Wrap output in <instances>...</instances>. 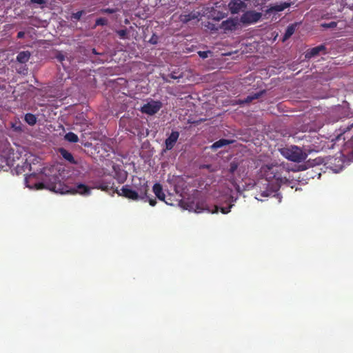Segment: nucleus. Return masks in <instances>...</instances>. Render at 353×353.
I'll list each match as a JSON object with an SVG mask.
<instances>
[{"mask_svg": "<svg viewBox=\"0 0 353 353\" xmlns=\"http://www.w3.org/2000/svg\"><path fill=\"white\" fill-rule=\"evenodd\" d=\"M184 208L189 211H194L196 213H201L204 210H207L208 212L211 213H217L219 210V208L217 205H214L213 207V210H210L208 208L206 207L205 203L200 202H197L196 203H194V202H185Z\"/></svg>", "mask_w": 353, "mask_h": 353, "instance_id": "4", "label": "nucleus"}, {"mask_svg": "<svg viewBox=\"0 0 353 353\" xmlns=\"http://www.w3.org/2000/svg\"><path fill=\"white\" fill-rule=\"evenodd\" d=\"M24 36H25V32L23 31H20L17 33V39H22L24 37Z\"/></svg>", "mask_w": 353, "mask_h": 353, "instance_id": "39", "label": "nucleus"}, {"mask_svg": "<svg viewBox=\"0 0 353 353\" xmlns=\"http://www.w3.org/2000/svg\"><path fill=\"white\" fill-rule=\"evenodd\" d=\"M161 108V103L159 101H152L148 103L141 108V112L149 115L156 114Z\"/></svg>", "mask_w": 353, "mask_h": 353, "instance_id": "8", "label": "nucleus"}, {"mask_svg": "<svg viewBox=\"0 0 353 353\" xmlns=\"http://www.w3.org/2000/svg\"><path fill=\"white\" fill-rule=\"evenodd\" d=\"M259 174L268 181L267 189L256 196V199L263 201V198L274 196L281 185L288 183L290 172L281 164L270 163L262 165Z\"/></svg>", "mask_w": 353, "mask_h": 353, "instance_id": "1", "label": "nucleus"}, {"mask_svg": "<svg viewBox=\"0 0 353 353\" xmlns=\"http://www.w3.org/2000/svg\"><path fill=\"white\" fill-rule=\"evenodd\" d=\"M101 12L103 14H113L116 12V9L114 8H103L101 10Z\"/></svg>", "mask_w": 353, "mask_h": 353, "instance_id": "30", "label": "nucleus"}, {"mask_svg": "<svg viewBox=\"0 0 353 353\" xmlns=\"http://www.w3.org/2000/svg\"><path fill=\"white\" fill-rule=\"evenodd\" d=\"M25 121L30 125H34L37 123V117L34 114L27 113L24 117Z\"/></svg>", "mask_w": 353, "mask_h": 353, "instance_id": "22", "label": "nucleus"}, {"mask_svg": "<svg viewBox=\"0 0 353 353\" xmlns=\"http://www.w3.org/2000/svg\"><path fill=\"white\" fill-rule=\"evenodd\" d=\"M262 14L261 12L254 10H249L245 12L239 20L244 25H249L256 23L260 20Z\"/></svg>", "mask_w": 353, "mask_h": 353, "instance_id": "5", "label": "nucleus"}, {"mask_svg": "<svg viewBox=\"0 0 353 353\" xmlns=\"http://www.w3.org/2000/svg\"><path fill=\"white\" fill-rule=\"evenodd\" d=\"M69 192L72 194L89 195L90 194V188L83 183H79L73 188H71Z\"/></svg>", "mask_w": 353, "mask_h": 353, "instance_id": "11", "label": "nucleus"}, {"mask_svg": "<svg viewBox=\"0 0 353 353\" xmlns=\"http://www.w3.org/2000/svg\"><path fill=\"white\" fill-rule=\"evenodd\" d=\"M279 151L285 159L297 163L305 161L307 157V154L296 145H287L279 148Z\"/></svg>", "mask_w": 353, "mask_h": 353, "instance_id": "3", "label": "nucleus"}, {"mask_svg": "<svg viewBox=\"0 0 353 353\" xmlns=\"http://www.w3.org/2000/svg\"><path fill=\"white\" fill-rule=\"evenodd\" d=\"M239 26V20L238 17L230 18L221 22L219 28L222 29L224 32L228 31H233L238 28Z\"/></svg>", "mask_w": 353, "mask_h": 353, "instance_id": "7", "label": "nucleus"}, {"mask_svg": "<svg viewBox=\"0 0 353 353\" xmlns=\"http://www.w3.org/2000/svg\"><path fill=\"white\" fill-rule=\"evenodd\" d=\"M158 42V37L156 34H153L151 39H150V43L152 44H157Z\"/></svg>", "mask_w": 353, "mask_h": 353, "instance_id": "36", "label": "nucleus"}, {"mask_svg": "<svg viewBox=\"0 0 353 353\" xmlns=\"http://www.w3.org/2000/svg\"><path fill=\"white\" fill-rule=\"evenodd\" d=\"M32 176H34V174H30L28 177H26V183L27 184L28 187H30V185L28 184L29 179H30Z\"/></svg>", "mask_w": 353, "mask_h": 353, "instance_id": "40", "label": "nucleus"}, {"mask_svg": "<svg viewBox=\"0 0 353 353\" xmlns=\"http://www.w3.org/2000/svg\"><path fill=\"white\" fill-rule=\"evenodd\" d=\"M290 6V3L287 2L280 3H274L270 5L268 11L270 12H281L284 10L285 8Z\"/></svg>", "mask_w": 353, "mask_h": 353, "instance_id": "16", "label": "nucleus"}, {"mask_svg": "<svg viewBox=\"0 0 353 353\" xmlns=\"http://www.w3.org/2000/svg\"><path fill=\"white\" fill-rule=\"evenodd\" d=\"M30 55L29 51H21L17 54V61L21 63H26L29 61Z\"/></svg>", "mask_w": 353, "mask_h": 353, "instance_id": "18", "label": "nucleus"}, {"mask_svg": "<svg viewBox=\"0 0 353 353\" xmlns=\"http://www.w3.org/2000/svg\"><path fill=\"white\" fill-rule=\"evenodd\" d=\"M117 34L119 36L121 39L127 38L128 31L126 29H121L117 31Z\"/></svg>", "mask_w": 353, "mask_h": 353, "instance_id": "29", "label": "nucleus"}, {"mask_svg": "<svg viewBox=\"0 0 353 353\" xmlns=\"http://www.w3.org/2000/svg\"><path fill=\"white\" fill-rule=\"evenodd\" d=\"M207 27H208L210 30H215V31H216V30H218L219 29V27H217V26H216L214 24L211 23H210V22L208 23V25L207 26Z\"/></svg>", "mask_w": 353, "mask_h": 353, "instance_id": "35", "label": "nucleus"}, {"mask_svg": "<svg viewBox=\"0 0 353 353\" xmlns=\"http://www.w3.org/2000/svg\"><path fill=\"white\" fill-rule=\"evenodd\" d=\"M153 192L156 196L160 200L165 201V195L163 192L162 185L160 183H155L152 188Z\"/></svg>", "mask_w": 353, "mask_h": 353, "instance_id": "15", "label": "nucleus"}, {"mask_svg": "<svg viewBox=\"0 0 353 353\" xmlns=\"http://www.w3.org/2000/svg\"><path fill=\"white\" fill-rule=\"evenodd\" d=\"M59 152L60 154L61 155V157L65 160L68 161V162H70L72 164H74V165L77 164V161H75V159L71 152H70L69 151H68L67 150H65V148H59Z\"/></svg>", "mask_w": 353, "mask_h": 353, "instance_id": "14", "label": "nucleus"}, {"mask_svg": "<svg viewBox=\"0 0 353 353\" xmlns=\"http://www.w3.org/2000/svg\"><path fill=\"white\" fill-rule=\"evenodd\" d=\"M94 188L101 190L102 191L107 192L112 194L115 193L113 192V190L117 189V188L114 187V183L112 180L108 181L107 179H102L94 182Z\"/></svg>", "mask_w": 353, "mask_h": 353, "instance_id": "6", "label": "nucleus"}, {"mask_svg": "<svg viewBox=\"0 0 353 353\" xmlns=\"http://www.w3.org/2000/svg\"><path fill=\"white\" fill-rule=\"evenodd\" d=\"M200 15L199 12H191L188 14H181L179 16V20L183 23H187L192 20L197 19Z\"/></svg>", "mask_w": 353, "mask_h": 353, "instance_id": "12", "label": "nucleus"}, {"mask_svg": "<svg viewBox=\"0 0 353 353\" xmlns=\"http://www.w3.org/2000/svg\"><path fill=\"white\" fill-rule=\"evenodd\" d=\"M246 3L241 0H231L228 4L229 10L232 14H238L246 8Z\"/></svg>", "mask_w": 353, "mask_h": 353, "instance_id": "9", "label": "nucleus"}, {"mask_svg": "<svg viewBox=\"0 0 353 353\" xmlns=\"http://www.w3.org/2000/svg\"><path fill=\"white\" fill-rule=\"evenodd\" d=\"M11 128L17 132L23 131L22 123L19 119H15L14 121L10 123Z\"/></svg>", "mask_w": 353, "mask_h": 353, "instance_id": "21", "label": "nucleus"}, {"mask_svg": "<svg viewBox=\"0 0 353 353\" xmlns=\"http://www.w3.org/2000/svg\"><path fill=\"white\" fill-rule=\"evenodd\" d=\"M179 137V132L172 131L170 136L165 141V147L166 150H171L176 144Z\"/></svg>", "mask_w": 353, "mask_h": 353, "instance_id": "10", "label": "nucleus"}, {"mask_svg": "<svg viewBox=\"0 0 353 353\" xmlns=\"http://www.w3.org/2000/svg\"><path fill=\"white\" fill-rule=\"evenodd\" d=\"M352 128H353V122L352 123H348L347 125H345L343 128L342 130L343 131V132H345L347 131L350 130Z\"/></svg>", "mask_w": 353, "mask_h": 353, "instance_id": "34", "label": "nucleus"}, {"mask_svg": "<svg viewBox=\"0 0 353 353\" xmlns=\"http://www.w3.org/2000/svg\"><path fill=\"white\" fill-rule=\"evenodd\" d=\"M337 26V23L335 21H331L330 23H323L321 24V26L324 28H334Z\"/></svg>", "mask_w": 353, "mask_h": 353, "instance_id": "27", "label": "nucleus"}, {"mask_svg": "<svg viewBox=\"0 0 353 353\" xmlns=\"http://www.w3.org/2000/svg\"><path fill=\"white\" fill-rule=\"evenodd\" d=\"M92 53H93V54H99V53L97 52V50H96V49H95V48H93V49L92 50Z\"/></svg>", "mask_w": 353, "mask_h": 353, "instance_id": "42", "label": "nucleus"}, {"mask_svg": "<svg viewBox=\"0 0 353 353\" xmlns=\"http://www.w3.org/2000/svg\"><path fill=\"white\" fill-rule=\"evenodd\" d=\"M239 167V163L236 161H232L230 163L229 172L232 174L236 172Z\"/></svg>", "mask_w": 353, "mask_h": 353, "instance_id": "25", "label": "nucleus"}, {"mask_svg": "<svg viewBox=\"0 0 353 353\" xmlns=\"http://www.w3.org/2000/svg\"><path fill=\"white\" fill-rule=\"evenodd\" d=\"M108 24V20L105 18H99L95 21V26H106Z\"/></svg>", "mask_w": 353, "mask_h": 353, "instance_id": "28", "label": "nucleus"}, {"mask_svg": "<svg viewBox=\"0 0 353 353\" xmlns=\"http://www.w3.org/2000/svg\"><path fill=\"white\" fill-rule=\"evenodd\" d=\"M43 187H44V184L43 183H38L35 184V188L37 190L42 189V188H43Z\"/></svg>", "mask_w": 353, "mask_h": 353, "instance_id": "38", "label": "nucleus"}, {"mask_svg": "<svg viewBox=\"0 0 353 353\" xmlns=\"http://www.w3.org/2000/svg\"><path fill=\"white\" fill-rule=\"evenodd\" d=\"M210 53V51H199L198 54L202 59H205L208 57V54Z\"/></svg>", "mask_w": 353, "mask_h": 353, "instance_id": "32", "label": "nucleus"}, {"mask_svg": "<svg viewBox=\"0 0 353 353\" xmlns=\"http://www.w3.org/2000/svg\"><path fill=\"white\" fill-rule=\"evenodd\" d=\"M265 90H261V91H260L259 92H256V93H254L253 94L249 95L246 98H245L244 99H239L237 103L239 104V105H243V104H245V103H250L253 100L257 99L260 98L261 96H263L265 94Z\"/></svg>", "mask_w": 353, "mask_h": 353, "instance_id": "13", "label": "nucleus"}, {"mask_svg": "<svg viewBox=\"0 0 353 353\" xmlns=\"http://www.w3.org/2000/svg\"><path fill=\"white\" fill-rule=\"evenodd\" d=\"M233 206V204H230L229 205L228 207H225V208H221L220 210H221V212L223 213V214H228V212H230V210L232 208V207Z\"/></svg>", "mask_w": 353, "mask_h": 353, "instance_id": "31", "label": "nucleus"}, {"mask_svg": "<svg viewBox=\"0 0 353 353\" xmlns=\"http://www.w3.org/2000/svg\"><path fill=\"white\" fill-rule=\"evenodd\" d=\"M232 141L225 139H221L219 141L214 142L211 148L212 150H216L223 146L230 144Z\"/></svg>", "mask_w": 353, "mask_h": 353, "instance_id": "20", "label": "nucleus"}, {"mask_svg": "<svg viewBox=\"0 0 353 353\" xmlns=\"http://www.w3.org/2000/svg\"><path fill=\"white\" fill-rule=\"evenodd\" d=\"M295 31V26L294 25H290L288 26L285 32L283 35V41L289 39L294 32Z\"/></svg>", "mask_w": 353, "mask_h": 353, "instance_id": "24", "label": "nucleus"}, {"mask_svg": "<svg viewBox=\"0 0 353 353\" xmlns=\"http://www.w3.org/2000/svg\"><path fill=\"white\" fill-rule=\"evenodd\" d=\"M84 13L83 10L78 11L77 12L72 13L71 15V19H74L76 21H79Z\"/></svg>", "mask_w": 353, "mask_h": 353, "instance_id": "26", "label": "nucleus"}, {"mask_svg": "<svg viewBox=\"0 0 353 353\" xmlns=\"http://www.w3.org/2000/svg\"><path fill=\"white\" fill-rule=\"evenodd\" d=\"M183 77V72L172 71L170 74H168L166 77L163 76L162 78L164 81L170 83V80L169 78L172 79H179Z\"/></svg>", "mask_w": 353, "mask_h": 353, "instance_id": "19", "label": "nucleus"}, {"mask_svg": "<svg viewBox=\"0 0 353 353\" xmlns=\"http://www.w3.org/2000/svg\"><path fill=\"white\" fill-rule=\"evenodd\" d=\"M137 180L139 183H137L136 181H134L133 183L134 190H132L126 185L123 186L120 190L115 189V190H113V192H116L119 196H123L134 201L138 200L139 199H144L145 197H147L148 191V182L144 179L141 180V179H137Z\"/></svg>", "mask_w": 353, "mask_h": 353, "instance_id": "2", "label": "nucleus"}, {"mask_svg": "<svg viewBox=\"0 0 353 353\" xmlns=\"http://www.w3.org/2000/svg\"><path fill=\"white\" fill-rule=\"evenodd\" d=\"M144 199H148V202L151 206H154L157 203L155 199H150L149 196L147 195V197H145Z\"/></svg>", "mask_w": 353, "mask_h": 353, "instance_id": "37", "label": "nucleus"}, {"mask_svg": "<svg viewBox=\"0 0 353 353\" xmlns=\"http://www.w3.org/2000/svg\"><path fill=\"white\" fill-rule=\"evenodd\" d=\"M325 50V47L323 45H320L319 46L312 48L308 52H307V53L305 54V57L309 58V59L312 58L313 57L318 55L320 53V52Z\"/></svg>", "mask_w": 353, "mask_h": 353, "instance_id": "17", "label": "nucleus"}, {"mask_svg": "<svg viewBox=\"0 0 353 353\" xmlns=\"http://www.w3.org/2000/svg\"><path fill=\"white\" fill-rule=\"evenodd\" d=\"M57 59L60 61H62L63 59H64V56L63 55H59L57 57Z\"/></svg>", "mask_w": 353, "mask_h": 353, "instance_id": "41", "label": "nucleus"}, {"mask_svg": "<svg viewBox=\"0 0 353 353\" xmlns=\"http://www.w3.org/2000/svg\"><path fill=\"white\" fill-rule=\"evenodd\" d=\"M47 0H30L32 4L43 5L46 3Z\"/></svg>", "mask_w": 353, "mask_h": 353, "instance_id": "33", "label": "nucleus"}, {"mask_svg": "<svg viewBox=\"0 0 353 353\" xmlns=\"http://www.w3.org/2000/svg\"><path fill=\"white\" fill-rule=\"evenodd\" d=\"M65 139L70 143H77L79 141V137L75 133L70 132L65 134Z\"/></svg>", "mask_w": 353, "mask_h": 353, "instance_id": "23", "label": "nucleus"}]
</instances>
